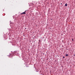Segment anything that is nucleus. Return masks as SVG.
<instances>
[{
    "label": "nucleus",
    "instance_id": "nucleus-10",
    "mask_svg": "<svg viewBox=\"0 0 75 75\" xmlns=\"http://www.w3.org/2000/svg\"><path fill=\"white\" fill-rule=\"evenodd\" d=\"M61 4H62V3H61Z\"/></svg>",
    "mask_w": 75,
    "mask_h": 75
},
{
    "label": "nucleus",
    "instance_id": "nucleus-5",
    "mask_svg": "<svg viewBox=\"0 0 75 75\" xmlns=\"http://www.w3.org/2000/svg\"><path fill=\"white\" fill-rule=\"evenodd\" d=\"M63 58H65V57L64 56H63Z\"/></svg>",
    "mask_w": 75,
    "mask_h": 75
},
{
    "label": "nucleus",
    "instance_id": "nucleus-7",
    "mask_svg": "<svg viewBox=\"0 0 75 75\" xmlns=\"http://www.w3.org/2000/svg\"><path fill=\"white\" fill-rule=\"evenodd\" d=\"M62 47H64V46H63V45H62Z\"/></svg>",
    "mask_w": 75,
    "mask_h": 75
},
{
    "label": "nucleus",
    "instance_id": "nucleus-1",
    "mask_svg": "<svg viewBox=\"0 0 75 75\" xmlns=\"http://www.w3.org/2000/svg\"><path fill=\"white\" fill-rule=\"evenodd\" d=\"M25 12H26V11H25V12H23L22 13H21V14L22 15V14H25Z\"/></svg>",
    "mask_w": 75,
    "mask_h": 75
},
{
    "label": "nucleus",
    "instance_id": "nucleus-2",
    "mask_svg": "<svg viewBox=\"0 0 75 75\" xmlns=\"http://www.w3.org/2000/svg\"><path fill=\"white\" fill-rule=\"evenodd\" d=\"M8 56H9V57H13V54H11L9 55Z\"/></svg>",
    "mask_w": 75,
    "mask_h": 75
},
{
    "label": "nucleus",
    "instance_id": "nucleus-4",
    "mask_svg": "<svg viewBox=\"0 0 75 75\" xmlns=\"http://www.w3.org/2000/svg\"><path fill=\"white\" fill-rule=\"evenodd\" d=\"M67 5H68V4H65V6H67Z\"/></svg>",
    "mask_w": 75,
    "mask_h": 75
},
{
    "label": "nucleus",
    "instance_id": "nucleus-9",
    "mask_svg": "<svg viewBox=\"0 0 75 75\" xmlns=\"http://www.w3.org/2000/svg\"><path fill=\"white\" fill-rule=\"evenodd\" d=\"M74 56H75V54H74Z\"/></svg>",
    "mask_w": 75,
    "mask_h": 75
},
{
    "label": "nucleus",
    "instance_id": "nucleus-6",
    "mask_svg": "<svg viewBox=\"0 0 75 75\" xmlns=\"http://www.w3.org/2000/svg\"><path fill=\"white\" fill-rule=\"evenodd\" d=\"M72 40L73 41H74V39L73 38L72 39Z\"/></svg>",
    "mask_w": 75,
    "mask_h": 75
},
{
    "label": "nucleus",
    "instance_id": "nucleus-3",
    "mask_svg": "<svg viewBox=\"0 0 75 75\" xmlns=\"http://www.w3.org/2000/svg\"><path fill=\"white\" fill-rule=\"evenodd\" d=\"M69 56V55L68 54H67L66 55V57H68Z\"/></svg>",
    "mask_w": 75,
    "mask_h": 75
},
{
    "label": "nucleus",
    "instance_id": "nucleus-8",
    "mask_svg": "<svg viewBox=\"0 0 75 75\" xmlns=\"http://www.w3.org/2000/svg\"><path fill=\"white\" fill-rule=\"evenodd\" d=\"M26 28H25V29H26Z\"/></svg>",
    "mask_w": 75,
    "mask_h": 75
}]
</instances>
